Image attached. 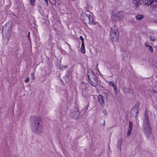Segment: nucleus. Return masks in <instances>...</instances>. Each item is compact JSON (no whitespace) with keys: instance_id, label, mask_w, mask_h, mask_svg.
Instances as JSON below:
<instances>
[{"instance_id":"f257e3e1","label":"nucleus","mask_w":157,"mask_h":157,"mask_svg":"<svg viewBox=\"0 0 157 157\" xmlns=\"http://www.w3.org/2000/svg\"><path fill=\"white\" fill-rule=\"evenodd\" d=\"M30 119V126L33 131L36 134L41 133L43 130L41 126L40 125V118L36 116H31Z\"/></svg>"},{"instance_id":"f03ea898","label":"nucleus","mask_w":157,"mask_h":157,"mask_svg":"<svg viewBox=\"0 0 157 157\" xmlns=\"http://www.w3.org/2000/svg\"><path fill=\"white\" fill-rule=\"evenodd\" d=\"M143 128L146 136L147 138H149L151 134V128L149 121L148 116L147 112L144 113Z\"/></svg>"},{"instance_id":"7ed1b4c3","label":"nucleus","mask_w":157,"mask_h":157,"mask_svg":"<svg viewBox=\"0 0 157 157\" xmlns=\"http://www.w3.org/2000/svg\"><path fill=\"white\" fill-rule=\"evenodd\" d=\"M87 75L90 85L94 86H97L98 84V79L96 75L90 69H87Z\"/></svg>"},{"instance_id":"20e7f679","label":"nucleus","mask_w":157,"mask_h":157,"mask_svg":"<svg viewBox=\"0 0 157 157\" xmlns=\"http://www.w3.org/2000/svg\"><path fill=\"white\" fill-rule=\"evenodd\" d=\"M118 30L117 27L114 25L111 28L110 31V37L113 41L117 40L118 38Z\"/></svg>"},{"instance_id":"39448f33","label":"nucleus","mask_w":157,"mask_h":157,"mask_svg":"<svg viewBox=\"0 0 157 157\" xmlns=\"http://www.w3.org/2000/svg\"><path fill=\"white\" fill-rule=\"evenodd\" d=\"M124 14L122 11H120L113 15L112 19L113 21L116 22L120 21L123 17Z\"/></svg>"},{"instance_id":"423d86ee","label":"nucleus","mask_w":157,"mask_h":157,"mask_svg":"<svg viewBox=\"0 0 157 157\" xmlns=\"http://www.w3.org/2000/svg\"><path fill=\"white\" fill-rule=\"evenodd\" d=\"M86 16V20H88V23L92 25L94 24L93 21V19L92 17L90 14H88L87 13H85Z\"/></svg>"},{"instance_id":"0eeeda50","label":"nucleus","mask_w":157,"mask_h":157,"mask_svg":"<svg viewBox=\"0 0 157 157\" xmlns=\"http://www.w3.org/2000/svg\"><path fill=\"white\" fill-rule=\"evenodd\" d=\"M98 99L102 106H104L105 105L104 98L102 95L101 94L99 95L98 96Z\"/></svg>"},{"instance_id":"6e6552de","label":"nucleus","mask_w":157,"mask_h":157,"mask_svg":"<svg viewBox=\"0 0 157 157\" xmlns=\"http://www.w3.org/2000/svg\"><path fill=\"white\" fill-rule=\"evenodd\" d=\"M71 115L75 118H76L78 117L80 115V112L78 109H76L75 110L72 112Z\"/></svg>"},{"instance_id":"1a4fd4ad","label":"nucleus","mask_w":157,"mask_h":157,"mask_svg":"<svg viewBox=\"0 0 157 157\" xmlns=\"http://www.w3.org/2000/svg\"><path fill=\"white\" fill-rule=\"evenodd\" d=\"M155 0H141L144 4L146 5L149 6Z\"/></svg>"},{"instance_id":"9d476101","label":"nucleus","mask_w":157,"mask_h":157,"mask_svg":"<svg viewBox=\"0 0 157 157\" xmlns=\"http://www.w3.org/2000/svg\"><path fill=\"white\" fill-rule=\"evenodd\" d=\"M122 138H120L118 140L117 143V147L121 151V146L122 143Z\"/></svg>"},{"instance_id":"9b49d317","label":"nucleus","mask_w":157,"mask_h":157,"mask_svg":"<svg viewBox=\"0 0 157 157\" xmlns=\"http://www.w3.org/2000/svg\"><path fill=\"white\" fill-rule=\"evenodd\" d=\"M86 83L84 82H82L81 84V88L82 90H85L87 88Z\"/></svg>"},{"instance_id":"f8f14e48","label":"nucleus","mask_w":157,"mask_h":157,"mask_svg":"<svg viewBox=\"0 0 157 157\" xmlns=\"http://www.w3.org/2000/svg\"><path fill=\"white\" fill-rule=\"evenodd\" d=\"M133 3L136 6H137L140 4L141 2L140 0H133Z\"/></svg>"},{"instance_id":"ddd939ff","label":"nucleus","mask_w":157,"mask_h":157,"mask_svg":"<svg viewBox=\"0 0 157 157\" xmlns=\"http://www.w3.org/2000/svg\"><path fill=\"white\" fill-rule=\"evenodd\" d=\"M124 91L126 93H129L131 94L132 93L133 91L130 89L125 88L124 89Z\"/></svg>"},{"instance_id":"4468645a","label":"nucleus","mask_w":157,"mask_h":157,"mask_svg":"<svg viewBox=\"0 0 157 157\" xmlns=\"http://www.w3.org/2000/svg\"><path fill=\"white\" fill-rule=\"evenodd\" d=\"M81 52L84 53L85 52V44L84 43H82V45L81 48Z\"/></svg>"},{"instance_id":"2eb2a0df","label":"nucleus","mask_w":157,"mask_h":157,"mask_svg":"<svg viewBox=\"0 0 157 157\" xmlns=\"http://www.w3.org/2000/svg\"><path fill=\"white\" fill-rule=\"evenodd\" d=\"M144 18L143 15H138L136 16V19L137 20H140L143 19Z\"/></svg>"},{"instance_id":"dca6fc26","label":"nucleus","mask_w":157,"mask_h":157,"mask_svg":"<svg viewBox=\"0 0 157 157\" xmlns=\"http://www.w3.org/2000/svg\"><path fill=\"white\" fill-rule=\"evenodd\" d=\"M67 67V66H63L62 65H59V68L61 70H64Z\"/></svg>"},{"instance_id":"f3484780","label":"nucleus","mask_w":157,"mask_h":157,"mask_svg":"<svg viewBox=\"0 0 157 157\" xmlns=\"http://www.w3.org/2000/svg\"><path fill=\"white\" fill-rule=\"evenodd\" d=\"M129 126L128 129L132 130V123L131 121H130L129 122Z\"/></svg>"},{"instance_id":"a211bd4d","label":"nucleus","mask_w":157,"mask_h":157,"mask_svg":"<svg viewBox=\"0 0 157 157\" xmlns=\"http://www.w3.org/2000/svg\"><path fill=\"white\" fill-rule=\"evenodd\" d=\"M109 84L110 86L113 87L114 86H116V84H114L113 82L112 81L110 82Z\"/></svg>"},{"instance_id":"6ab92c4d","label":"nucleus","mask_w":157,"mask_h":157,"mask_svg":"<svg viewBox=\"0 0 157 157\" xmlns=\"http://www.w3.org/2000/svg\"><path fill=\"white\" fill-rule=\"evenodd\" d=\"M132 130L128 129V132H127V136L128 137L130 135L131 132H132Z\"/></svg>"},{"instance_id":"aec40b11","label":"nucleus","mask_w":157,"mask_h":157,"mask_svg":"<svg viewBox=\"0 0 157 157\" xmlns=\"http://www.w3.org/2000/svg\"><path fill=\"white\" fill-rule=\"evenodd\" d=\"M153 91L155 93H157V86H155L153 87Z\"/></svg>"},{"instance_id":"412c9836","label":"nucleus","mask_w":157,"mask_h":157,"mask_svg":"<svg viewBox=\"0 0 157 157\" xmlns=\"http://www.w3.org/2000/svg\"><path fill=\"white\" fill-rule=\"evenodd\" d=\"M80 39L81 40L82 43H84V39L82 36H80L79 37Z\"/></svg>"},{"instance_id":"4be33fe9","label":"nucleus","mask_w":157,"mask_h":157,"mask_svg":"<svg viewBox=\"0 0 157 157\" xmlns=\"http://www.w3.org/2000/svg\"><path fill=\"white\" fill-rule=\"evenodd\" d=\"M113 87L114 90L115 91L117 92L118 89H117V85H116V86H114Z\"/></svg>"},{"instance_id":"5701e85b","label":"nucleus","mask_w":157,"mask_h":157,"mask_svg":"<svg viewBox=\"0 0 157 157\" xmlns=\"http://www.w3.org/2000/svg\"><path fill=\"white\" fill-rule=\"evenodd\" d=\"M102 113L105 114V115L107 114V111L105 109H104L102 110Z\"/></svg>"},{"instance_id":"b1692460","label":"nucleus","mask_w":157,"mask_h":157,"mask_svg":"<svg viewBox=\"0 0 157 157\" xmlns=\"http://www.w3.org/2000/svg\"><path fill=\"white\" fill-rule=\"evenodd\" d=\"M35 0H30V4L31 5H33L34 2Z\"/></svg>"},{"instance_id":"393cba45","label":"nucleus","mask_w":157,"mask_h":157,"mask_svg":"<svg viewBox=\"0 0 157 157\" xmlns=\"http://www.w3.org/2000/svg\"><path fill=\"white\" fill-rule=\"evenodd\" d=\"M148 48L149 50L151 52H152L153 51V49L152 47L150 45V46H149Z\"/></svg>"},{"instance_id":"a878e982","label":"nucleus","mask_w":157,"mask_h":157,"mask_svg":"<svg viewBox=\"0 0 157 157\" xmlns=\"http://www.w3.org/2000/svg\"><path fill=\"white\" fill-rule=\"evenodd\" d=\"M150 38L152 41H154L155 40V38L154 37L150 36Z\"/></svg>"},{"instance_id":"bb28decb","label":"nucleus","mask_w":157,"mask_h":157,"mask_svg":"<svg viewBox=\"0 0 157 157\" xmlns=\"http://www.w3.org/2000/svg\"><path fill=\"white\" fill-rule=\"evenodd\" d=\"M29 77H27V78L25 80V82L26 83H28L29 82Z\"/></svg>"},{"instance_id":"cd10ccee","label":"nucleus","mask_w":157,"mask_h":157,"mask_svg":"<svg viewBox=\"0 0 157 157\" xmlns=\"http://www.w3.org/2000/svg\"><path fill=\"white\" fill-rule=\"evenodd\" d=\"M102 124L103 125V126H105V121L104 120H103V123Z\"/></svg>"},{"instance_id":"c85d7f7f","label":"nucleus","mask_w":157,"mask_h":157,"mask_svg":"<svg viewBox=\"0 0 157 157\" xmlns=\"http://www.w3.org/2000/svg\"><path fill=\"white\" fill-rule=\"evenodd\" d=\"M29 36H30V32H29L28 33V37L29 40H30L29 39Z\"/></svg>"},{"instance_id":"c756f323","label":"nucleus","mask_w":157,"mask_h":157,"mask_svg":"<svg viewBox=\"0 0 157 157\" xmlns=\"http://www.w3.org/2000/svg\"><path fill=\"white\" fill-rule=\"evenodd\" d=\"M145 46L146 47H149V46H150V45L148 44H145Z\"/></svg>"},{"instance_id":"7c9ffc66","label":"nucleus","mask_w":157,"mask_h":157,"mask_svg":"<svg viewBox=\"0 0 157 157\" xmlns=\"http://www.w3.org/2000/svg\"><path fill=\"white\" fill-rule=\"evenodd\" d=\"M45 1V3L47 4V5L48 4V0H44Z\"/></svg>"},{"instance_id":"2f4dec72","label":"nucleus","mask_w":157,"mask_h":157,"mask_svg":"<svg viewBox=\"0 0 157 157\" xmlns=\"http://www.w3.org/2000/svg\"><path fill=\"white\" fill-rule=\"evenodd\" d=\"M33 74H34L33 73H32L31 74V75H33Z\"/></svg>"},{"instance_id":"473e14b6","label":"nucleus","mask_w":157,"mask_h":157,"mask_svg":"<svg viewBox=\"0 0 157 157\" xmlns=\"http://www.w3.org/2000/svg\"><path fill=\"white\" fill-rule=\"evenodd\" d=\"M3 28H3V29H2V32H3Z\"/></svg>"},{"instance_id":"72a5a7b5","label":"nucleus","mask_w":157,"mask_h":157,"mask_svg":"<svg viewBox=\"0 0 157 157\" xmlns=\"http://www.w3.org/2000/svg\"><path fill=\"white\" fill-rule=\"evenodd\" d=\"M138 107H139V105H137V107L138 108Z\"/></svg>"},{"instance_id":"f704fd0d","label":"nucleus","mask_w":157,"mask_h":157,"mask_svg":"<svg viewBox=\"0 0 157 157\" xmlns=\"http://www.w3.org/2000/svg\"><path fill=\"white\" fill-rule=\"evenodd\" d=\"M156 23H157V21H156Z\"/></svg>"},{"instance_id":"c9c22d12","label":"nucleus","mask_w":157,"mask_h":157,"mask_svg":"<svg viewBox=\"0 0 157 157\" xmlns=\"http://www.w3.org/2000/svg\"><path fill=\"white\" fill-rule=\"evenodd\" d=\"M157 1V0H156Z\"/></svg>"}]
</instances>
